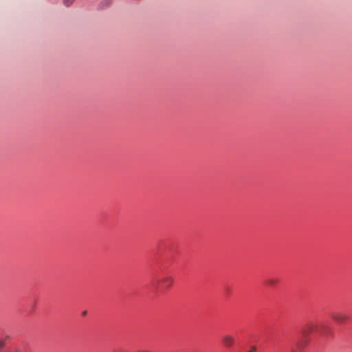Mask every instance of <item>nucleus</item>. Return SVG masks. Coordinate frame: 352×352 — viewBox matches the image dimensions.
Here are the masks:
<instances>
[{"instance_id":"nucleus-3","label":"nucleus","mask_w":352,"mask_h":352,"mask_svg":"<svg viewBox=\"0 0 352 352\" xmlns=\"http://www.w3.org/2000/svg\"><path fill=\"white\" fill-rule=\"evenodd\" d=\"M222 342L226 347H231L235 344V338L233 336L227 334L223 336Z\"/></svg>"},{"instance_id":"nucleus-5","label":"nucleus","mask_w":352,"mask_h":352,"mask_svg":"<svg viewBox=\"0 0 352 352\" xmlns=\"http://www.w3.org/2000/svg\"><path fill=\"white\" fill-rule=\"evenodd\" d=\"M278 280L274 278H270L265 280V283L266 285L269 287H274L278 283Z\"/></svg>"},{"instance_id":"nucleus-2","label":"nucleus","mask_w":352,"mask_h":352,"mask_svg":"<svg viewBox=\"0 0 352 352\" xmlns=\"http://www.w3.org/2000/svg\"><path fill=\"white\" fill-rule=\"evenodd\" d=\"M331 318L339 323H344L349 320V316L346 314L336 312L331 314Z\"/></svg>"},{"instance_id":"nucleus-8","label":"nucleus","mask_w":352,"mask_h":352,"mask_svg":"<svg viewBox=\"0 0 352 352\" xmlns=\"http://www.w3.org/2000/svg\"><path fill=\"white\" fill-rule=\"evenodd\" d=\"M298 348H301L302 346L300 345H298L297 346Z\"/></svg>"},{"instance_id":"nucleus-4","label":"nucleus","mask_w":352,"mask_h":352,"mask_svg":"<svg viewBox=\"0 0 352 352\" xmlns=\"http://www.w3.org/2000/svg\"><path fill=\"white\" fill-rule=\"evenodd\" d=\"M317 329V325L314 323L307 324L304 329L302 330V334L304 336H308L311 332L314 331Z\"/></svg>"},{"instance_id":"nucleus-6","label":"nucleus","mask_w":352,"mask_h":352,"mask_svg":"<svg viewBox=\"0 0 352 352\" xmlns=\"http://www.w3.org/2000/svg\"><path fill=\"white\" fill-rule=\"evenodd\" d=\"M75 0H63V3L66 6H70Z\"/></svg>"},{"instance_id":"nucleus-7","label":"nucleus","mask_w":352,"mask_h":352,"mask_svg":"<svg viewBox=\"0 0 352 352\" xmlns=\"http://www.w3.org/2000/svg\"><path fill=\"white\" fill-rule=\"evenodd\" d=\"M87 314V311H84L82 313V315L83 316H85Z\"/></svg>"},{"instance_id":"nucleus-1","label":"nucleus","mask_w":352,"mask_h":352,"mask_svg":"<svg viewBox=\"0 0 352 352\" xmlns=\"http://www.w3.org/2000/svg\"><path fill=\"white\" fill-rule=\"evenodd\" d=\"M174 283L173 277L170 276H165L162 278H159L156 281L157 287L162 289H167L170 287Z\"/></svg>"}]
</instances>
